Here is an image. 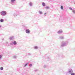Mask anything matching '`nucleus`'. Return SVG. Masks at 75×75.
<instances>
[{
	"mask_svg": "<svg viewBox=\"0 0 75 75\" xmlns=\"http://www.w3.org/2000/svg\"><path fill=\"white\" fill-rule=\"evenodd\" d=\"M1 14L2 16H5L6 14V12L5 11H2L1 12Z\"/></svg>",
	"mask_w": 75,
	"mask_h": 75,
	"instance_id": "f257e3e1",
	"label": "nucleus"
},
{
	"mask_svg": "<svg viewBox=\"0 0 75 75\" xmlns=\"http://www.w3.org/2000/svg\"><path fill=\"white\" fill-rule=\"evenodd\" d=\"M26 33H27L28 34H29V33H30V30L29 29H27L26 30Z\"/></svg>",
	"mask_w": 75,
	"mask_h": 75,
	"instance_id": "f03ea898",
	"label": "nucleus"
},
{
	"mask_svg": "<svg viewBox=\"0 0 75 75\" xmlns=\"http://www.w3.org/2000/svg\"><path fill=\"white\" fill-rule=\"evenodd\" d=\"M62 31L61 30H59L58 32V34L61 33H62Z\"/></svg>",
	"mask_w": 75,
	"mask_h": 75,
	"instance_id": "7ed1b4c3",
	"label": "nucleus"
},
{
	"mask_svg": "<svg viewBox=\"0 0 75 75\" xmlns=\"http://www.w3.org/2000/svg\"><path fill=\"white\" fill-rule=\"evenodd\" d=\"M13 44L14 45H16V44H17V42H16V41H14L13 42Z\"/></svg>",
	"mask_w": 75,
	"mask_h": 75,
	"instance_id": "20e7f679",
	"label": "nucleus"
},
{
	"mask_svg": "<svg viewBox=\"0 0 75 75\" xmlns=\"http://www.w3.org/2000/svg\"><path fill=\"white\" fill-rule=\"evenodd\" d=\"M61 8L62 10H63V9H64V7H63V6H61Z\"/></svg>",
	"mask_w": 75,
	"mask_h": 75,
	"instance_id": "39448f33",
	"label": "nucleus"
},
{
	"mask_svg": "<svg viewBox=\"0 0 75 75\" xmlns=\"http://www.w3.org/2000/svg\"><path fill=\"white\" fill-rule=\"evenodd\" d=\"M0 21H1V22H3L4 21V20H3V19H1L0 20Z\"/></svg>",
	"mask_w": 75,
	"mask_h": 75,
	"instance_id": "423d86ee",
	"label": "nucleus"
},
{
	"mask_svg": "<svg viewBox=\"0 0 75 75\" xmlns=\"http://www.w3.org/2000/svg\"><path fill=\"white\" fill-rule=\"evenodd\" d=\"M42 5L43 6H45V3H42Z\"/></svg>",
	"mask_w": 75,
	"mask_h": 75,
	"instance_id": "0eeeda50",
	"label": "nucleus"
},
{
	"mask_svg": "<svg viewBox=\"0 0 75 75\" xmlns=\"http://www.w3.org/2000/svg\"><path fill=\"white\" fill-rule=\"evenodd\" d=\"M0 69L1 70H3V67H1Z\"/></svg>",
	"mask_w": 75,
	"mask_h": 75,
	"instance_id": "6e6552de",
	"label": "nucleus"
},
{
	"mask_svg": "<svg viewBox=\"0 0 75 75\" xmlns=\"http://www.w3.org/2000/svg\"><path fill=\"white\" fill-rule=\"evenodd\" d=\"M16 1V0H11V2H13V1Z\"/></svg>",
	"mask_w": 75,
	"mask_h": 75,
	"instance_id": "1a4fd4ad",
	"label": "nucleus"
},
{
	"mask_svg": "<svg viewBox=\"0 0 75 75\" xmlns=\"http://www.w3.org/2000/svg\"><path fill=\"white\" fill-rule=\"evenodd\" d=\"M35 49H37L38 48V47L37 46H35L34 47Z\"/></svg>",
	"mask_w": 75,
	"mask_h": 75,
	"instance_id": "9d476101",
	"label": "nucleus"
},
{
	"mask_svg": "<svg viewBox=\"0 0 75 75\" xmlns=\"http://www.w3.org/2000/svg\"><path fill=\"white\" fill-rule=\"evenodd\" d=\"M46 8H47V9H49L50 8L49 7H46Z\"/></svg>",
	"mask_w": 75,
	"mask_h": 75,
	"instance_id": "9b49d317",
	"label": "nucleus"
},
{
	"mask_svg": "<svg viewBox=\"0 0 75 75\" xmlns=\"http://www.w3.org/2000/svg\"><path fill=\"white\" fill-rule=\"evenodd\" d=\"M40 14H42V11H40Z\"/></svg>",
	"mask_w": 75,
	"mask_h": 75,
	"instance_id": "f8f14e48",
	"label": "nucleus"
},
{
	"mask_svg": "<svg viewBox=\"0 0 75 75\" xmlns=\"http://www.w3.org/2000/svg\"><path fill=\"white\" fill-rule=\"evenodd\" d=\"M27 65H28V64H25V67H26V66H27Z\"/></svg>",
	"mask_w": 75,
	"mask_h": 75,
	"instance_id": "ddd939ff",
	"label": "nucleus"
},
{
	"mask_svg": "<svg viewBox=\"0 0 75 75\" xmlns=\"http://www.w3.org/2000/svg\"><path fill=\"white\" fill-rule=\"evenodd\" d=\"M71 75H75V74L74 73H72L71 74Z\"/></svg>",
	"mask_w": 75,
	"mask_h": 75,
	"instance_id": "4468645a",
	"label": "nucleus"
},
{
	"mask_svg": "<svg viewBox=\"0 0 75 75\" xmlns=\"http://www.w3.org/2000/svg\"><path fill=\"white\" fill-rule=\"evenodd\" d=\"M30 6H32V3H30Z\"/></svg>",
	"mask_w": 75,
	"mask_h": 75,
	"instance_id": "2eb2a0df",
	"label": "nucleus"
},
{
	"mask_svg": "<svg viewBox=\"0 0 75 75\" xmlns=\"http://www.w3.org/2000/svg\"><path fill=\"white\" fill-rule=\"evenodd\" d=\"M73 12L74 13H75V10H73Z\"/></svg>",
	"mask_w": 75,
	"mask_h": 75,
	"instance_id": "dca6fc26",
	"label": "nucleus"
},
{
	"mask_svg": "<svg viewBox=\"0 0 75 75\" xmlns=\"http://www.w3.org/2000/svg\"><path fill=\"white\" fill-rule=\"evenodd\" d=\"M69 8V9H70V10H72V8Z\"/></svg>",
	"mask_w": 75,
	"mask_h": 75,
	"instance_id": "f3484780",
	"label": "nucleus"
},
{
	"mask_svg": "<svg viewBox=\"0 0 75 75\" xmlns=\"http://www.w3.org/2000/svg\"><path fill=\"white\" fill-rule=\"evenodd\" d=\"M32 66V64H31L30 65V67H31Z\"/></svg>",
	"mask_w": 75,
	"mask_h": 75,
	"instance_id": "a211bd4d",
	"label": "nucleus"
},
{
	"mask_svg": "<svg viewBox=\"0 0 75 75\" xmlns=\"http://www.w3.org/2000/svg\"><path fill=\"white\" fill-rule=\"evenodd\" d=\"M47 14V13H45V15H46Z\"/></svg>",
	"mask_w": 75,
	"mask_h": 75,
	"instance_id": "6ab92c4d",
	"label": "nucleus"
},
{
	"mask_svg": "<svg viewBox=\"0 0 75 75\" xmlns=\"http://www.w3.org/2000/svg\"><path fill=\"white\" fill-rule=\"evenodd\" d=\"M69 72H70L71 71H69Z\"/></svg>",
	"mask_w": 75,
	"mask_h": 75,
	"instance_id": "aec40b11",
	"label": "nucleus"
},
{
	"mask_svg": "<svg viewBox=\"0 0 75 75\" xmlns=\"http://www.w3.org/2000/svg\"><path fill=\"white\" fill-rule=\"evenodd\" d=\"M64 38L62 37V38Z\"/></svg>",
	"mask_w": 75,
	"mask_h": 75,
	"instance_id": "412c9836",
	"label": "nucleus"
},
{
	"mask_svg": "<svg viewBox=\"0 0 75 75\" xmlns=\"http://www.w3.org/2000/svg\"><path fill=\"white\" fill-rule=\"evenodd\" d=\"M1 27V26L0 25V28Z\"/></svg>",
	"mask_w": 75,
	"mask_h": 75,
	"instance_id": "4be33fe9",
	"label": "nucleus"
}]
</instances>
